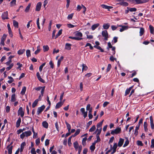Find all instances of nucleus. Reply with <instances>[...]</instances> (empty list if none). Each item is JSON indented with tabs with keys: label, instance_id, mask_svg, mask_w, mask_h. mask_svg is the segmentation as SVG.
Masks as SVG:
<instances>
[{
	"label": "nucleus",
	"instance_id": "1",
	"mask_svg": "<svg viewBox=\"0 0 154 154\" xmlns=\"http://www.w3.org/2000/svg\"><path fill=\"white\" fill-rule=\"evenodd\" d=\"M121 131V128H120L118 127L115 129L114 130H112L111 132V134L112 135H114L115 134H117L120 133Z\"/></svg>",
	"mask_w": 154,
	"mask_h": 154
},
{
	"label": "nucleus",
	"instance_id": "2",
	"mask_svg": "<svg viewBox=\"0 0 154 154\" xmlns=\"http://www.w3.org/2000/svg\"><path fill=\"white\" fill-rule=\"evenodd\" d=\"M102 35L104 39L105 40H107L108 38V34L106 30L103 31L102 32Z\"/></svg>",
	"mask_w": 154,
	"mask_h": 154
},
{
	"label": "nucleus",
	"instance_id": "3",
	"mask_svg": "<svg viewBox=\"0 0 154 154\" xmlns=\"http://www.w3.org/2000/svg\"><path fill=\"white\" fill-rule=\"evenodd\" d=\"M45 108V106L44 105H43L41 107H39L38 108L37 111V114L39 115V114L41 113L44 110Z\"/></svg>",
	"mask_w": 154,
	"mask_h": 154
},
{
	"label": "nucleus",
	"instance_id": "4",
	"mask_svg": "<svg viewBox=\"0 0 154 154\" xmlns=\"http://www.w3.org/2000/svg\"><path fill=\"white\" fill-rule=\"evenodd\" d=\"M18 115H20L21 117H23L24 115V112L23 110L22 107H20L18 111Z\"/></svg>",
	"mask_w": 154,
	"mask_h": 154
},
{
	"label": "nucleus",
	"instance_id": "5",
	"mask_svg": "<svg viewBox=\"0 0 154 154\" xmlns=\"http://www.w3.org/2000/svg\"><path fill=\"white\" fill-rule=\"evenodd\" d=\"M32 121V118L29 117L27 116L25 117V122L26 124L30 123Z\"/></svg>",
	"mask_w": 154,
	"mask_h": 154
},
{
	"label": "nucleus",
	"instance_id": "6",
	"mask_svg": "<svg viewBox=\"0 0 154 154\" xmlns=\"http://www.w3.org/2000/svg\"><path fill=\"white\" fill-rule=\"evenodd\" d=\"M8 12L7 11L4 12L2 16V19L3 20L8 19Z\"/></svg>",
	"mask_w": 154,
	"mask_h": 154
},
{
	"label": "nucleus",
	"instance_id": "7",
	"mask_svg": "<svg viewBox=\"0 0 154 154\" xmlns=\"http://www.w3.org/2000/svg\"><path fill=\"white\" fill-rule=\"evenodd\" d=\"M80 111L83 115V117L85 118L87 116L88 112H85V109L83 108L80 109Z\"/></svg>",
	"mask_w": 154,
	"mask_h": 154
},
{
	"label": "nucleus",
	"instance_id": "8",
	"mask_svg": "<svg viewBox=\"0 0 154 154\" xmlns=\"http://www.w3.org/2000/svg\"><path fill=\"white\" fill-rule=\"evenodd\" d=\"M42 6V3L41 2H38L35 8V11H39L40 9Z\"/></svg>",
	"mask_w": 154,
	"mask_h": 154
},
{
	"label": "nucleus",
	"instance_id": "9",
	"mask_svg": "<svg viewBox=\"0 0 154 154\" xmlns=\"http://www.w3.org/2000/svg\"><path fill=\"white\" fill-rule=\"evenodd\" d=\"M149 119L150 120V126L151 128L152 129H154V124L153 123V119L152 116H150L149 117Z\"/></svg>",
	"mask_w": 154,
	"mask_h": 154
},
{
	"label": "nucleus",
	"instance_id": "10",
	"mask_svg": "<svg viewBox=\"0 0 154 154\" xmlns=\"http://www.w3.org/2000/svg\"><path fill=\"white\" fill-rule=\"evenodd\" d=\"M135 4H139L147 2L149 0H135Z\"/></svg>",
	"mask_w": 154,
	"mask_h": 154
},
{
	"label": "nucleus",
	"instance_id": "11",
	"mask_svg": "<svg viewBox=\"0 0 154 154\" xmlns=\"http://www.w3.org/2000/svg\"><path fill=\"white\" fill-rule=\"evenodd\" d=\"M101 6L103 8L108 9L109 11H110V9L112 8H113L112 7L108 6L107 5L103 4L101 5Z\"/></svg>",
	"mask_w": 154,
	"mask_h": 154
},
{
	"label": "nucleus",
	"instance_id": "12",
	"mask_svg": "<svg viewBox=\"0 0 154 154\" xmlns=\"http://www.w3.org/2000/svg\"><path fill=\"white\" fill-rule=\"evenodd\" d=\"M124 141V140L122 138H120L118 143V146L121 147L123 145Z\"/></svg>",
	"mask_w": 154,
	"mask_h": 154
},
{
	"label": "nucleus",
	"instance_id": "13",
	"mask_svg": "<svg viewBox=\"0 0 154 154\" xmlns=\"http://www.w3.org/2000/svg\"><path fill=\"white\" fill-rule=\"evenodd\" d=\"M7 27H8V32L9 34V35L11 37H12L13 36V34H12V32L11 28L10 27V24L9 23L8 24Z\"/></svg>",
	"mask_w": 154,
	"mask_h": 154
},
{
	"label": "nucleus",
	"instance_id": "14",
	"mask_svg": "<svg viewBox=\"0 0 154 154\" xmlns=\"http://www.w3.org/2000/svg\"><path fill=\"white\" fill-rule=\"evenodd\" d=\"M133 86H132L131 87H130L129 88H128L126 89V90L125 91V96H127L128 94L129 93L131 90L132 89V88H133Z\"/></svg>",
	"mask_w": 154,
	"mask_h": 154
},
{
	"label": "nucleus",
	"instance_id": "15",
	"mask_svg": "<svg viewBox=\"0 0 154 154\" xmlns=\"http://www.w3.org/2000/svg\"><path fill=\"white\" fill-rule=\"evenodd\" d=\"M71 45L69 43H67L65 45V49H66L69 50L71 49Z\"/></svg>",
	"mask_w": 154,
	"mask_h": 154
},
{
	"label": "nucleus",
	"instance_id": "16",
	"mask_svg": "<svg viewBox=\"0 0 154 154\" xmlns=\"http://www.w3.org/2000/svg\"><path fill=\"white\" fill-rule=\"evenodd\" d=\"M110 26V25L108 23H104L103 25V27L104 29H107Z\"/></svg>",
	"mask_w": 154,
	"mask_h": 154
},
{
	"label": "nucleus",
	"instance_id": "17",
	"mask_svg": "<svg viewBox=\"0 0 154 154\" xmlns=\"http://www.w3.org/2000/svg\"><path fill=\"white\" fill-rule=\"evenodd\" d=\"M139 125H138V126H136V129L134 131V134L136 136H137L138 134V130L139 129Z\"/></svg>",
	"mask_w": 154,
	"mask_h": 154
},
{
	"label": "nucleus",
	"instance_id": "18",
	"mask_svg": "<svg viewBox=\"0 0 154 154\" xmlns=\"http://www.w3.org/2000/svg\"><path fill=\"white\" fill-rule=\"evenodd\" d=\"M69 38H71L73 39H75L77 40H80L81 39H82L83 38H79L78 37H71L69 36Z\"/></svg>",
	"mask_w": 154,
	"mask_h": 154
},
{
	"label": "nucleus",
	"instance_id": "19",
	"mask_svg": "<svg viewBox=\"0 0 154 154\" xmlns=\"http://www.w3.org/2000/svg\"><path fill=\"white\" fill-rule=\"evenodd\" d=\"M99 26V23H96L93 25L91 26L92 30H94Z\"/></svg>",
	"mask_w": 154,
	"mask_h": 154
},
{
	"label": "nucleus",
	"instance_id": "20",
	"mask_svg": "<svg viewBox=\"0 0 154 154\" xmlns=\"http://www.w3.org/2000/svg\"><path fill=\"white\" fill-rule=\"evenodd\" d=\"M62 105V103H61V101H60L55 106V108L56 109H58Z\"/></svg>",
	"mask_w": 154,
	"mask_h": 154
},
{
	"label": "nucleus",
	"instance_id": "21",
	"mask_svg": "<svg viewBox=\"0 0 154 154\" xmlns=\"http://www.w3.org/2000/svg\"><path fill=\"white\" fill-rule=\"evenodd\" d=\"M21 122V119L20 118H19L18 120H17L16 122V126L17 128H18L19 127L20 123Z\"/></svg>",
	"mask_w": 154,
	"mask_h": 154
},
{
	"label": "nucleus",
	"instance_id": "22",
	"mask_svg": "<svg viewBox=\"0 0 154 154\" xmlns=\"http://www.w3.org/2000/svg\"><path fill=\"white\" fill-rule=\"evenodd\" d=\"M42 125L43 127L47 128L48 127V124L46 121L43 122L42 123Z\"/></svg>",
	"mask_w": 154,
	"mask_h": 154
},
{
	"label": "nucleus",
	"instance_id": "23",
	"mask_svg": "<svg viewBox=\"0 0 154 154\" xmlns=\"http://www.w3.org/2000/svg\"><path fill=\"white\" fill-rule=\"evenodd\" d=\"M63 59V56H61L60 58L59 59L57 62V66L58 67H59L60 64L62 60Z\"/></svg>",
	"mask_w": 154,
	"mask_h": 154
},
{
	"label": "nucleus",
	"instance_id": "24",
	"mask_svg": "<svg viewBox=\"0 0 154 154\" xmlns=\"http://www.w3.org/2000/svg\"><path fill=\"white\" fill-rule=\"evenodd\" d=\"M144 32V30L143 28L141 27L140 29V35L142 36L143 35Z\"/></svg>",
	"mask_w": 154,
	"mask_h": 154
},
{
	"label": "nucleus",
	"instance_id": "25",
	"mask_svg": "<svg viewBox=\"0 0 154 154\" xmlns=\"http://www.w3.org/2000/svg\"><path fill=\"white\" fill-rule=\"evenodd\" d=\"M62 29H61L60 30H59L57 34L56 35L55 37L54 38V39H56L62 34Z\"/></svg>",
	"mask_w": 154,
	"mask_h": 154
},
{
	"label": "nucleus",
	"instance_id": "26",
	"mask_svg": "<svg viewBox=\"0 0 154 154\" xmlns=\"http://www.w3.org/2000/svg\"><path fill=\"white\" fill-rule=\"evenodd\" d=\"M38 99H36V100L34 102L32 103V107L33 108H34L35 107V106L37 105L38 103Z\"/></svg>",
	"mask_w": 154,
	"mask_h": 154
},
{
	"label": "nucleus",
	"instance_id": "27",
	"mask_svg": "<svg viewBox=\"0 0 154 154\" xmlns=\"http://www.w3.org/2000/svg\"><path fill=\"white\" fill-rule=\"evenodd\" d=\"M24 133L25 135V136L26 137L30 136L32 134V132L30 131H25Z\"/></svg>",
	"mask_w": 154,
	"mask_h": 154
},
{
	"label": "nucleus",
	"instance_id": "28",
	"mask_svg": "<svg viewBox=\"0 0 154 154\" xmlns=\"http://www.w3.org/2000/svg\"><path fill=\"white\" fill-rule=\"evenodd\" d=\"M103 121V120L101 122L97 124V128H101V126L102 125Z\"/></svg>",
	"mask_w": 154,
	"mask_h": 154
},
{
	"label": "nucleus",
	"instance_id": "29",
	"mask_svg": "<svg viewBox=\"0 0 154 154\" xmlns=\"http://www.w3.org/2000/svg\"><path fill=\"white\" fill-rule=\"evenodd\" d=\"M13 148V146H11L10 147H9L8 148V154H11L12 153V150Z\"/></svg>",
	"mask_w": 154,
	"mask_h": 154
},
{
	"label": "nucleus",
	"instance_id": "30",
	"mask_svg": "<svg viewBox=\"0 0 154 154\" xmlns=\"http://www.w3.org/2000/svg\"><path fill=\"white\" fill-rule=\"evenodd\" d=\"M13 23L14 26L18 28V22L16 20H13Z\"/></svg>",
	"mask_w": 154,
	"mask_h": 154
},
{
	"label": "nucleus",
	"instance_id": "31",
	"mask_svg": "<svg viewBox=\"0 0 154 154\" xmlns=\"http://www.w3.org/2000/svg\"><path fill=\"white\" fill-rule=\"evenodd\" d=\"M26 87L25 86L23 87L21 91V92L20 94L22 95H23L26 92Z\"/></svg>",
	"mask_w": 154,
	"mask_h": 154
},
{
	"label": "nucleus",
	"instance_id": "32",
	"mask_svg": "<svg viewBox=\"0 0 154 154\" xmlns=\"http://www.w3.org/2000/svg\"><path fill=\"white\" fill-rule=\"evenodd\" d=\"M120 27H122V28L120 29V31L121 32H122L124 30L126 29H127V27L126 26H122V25H119V26Z\"/></svg>",
	"mask_w": 154,
	"mask_h": 154
},
{
	"label": "nucleus",
	"instance_id": "33",
	"mask_svg": "<svg viewBox=\"0 0 154 154\" xmlns=\"http://www.w3.org/2000/svg\"><path fill=\"white\" fill-rule=\"evenodd\" d=\"M125 139H126V140L125 142V143L123 145V147H125L127 146L129 143V141L128 140V138L127 137H126Z\"/></svg>",
	"mask_w": 154,
	"mask_h": 154
},
{
	"label": "nucleus",
	"instance_id": "34",
	"mask_svg": "<svg viewBox=\"0 0 154 154\" xmlns=\"http://www.w3.org/2000/svg\"><path fill=\"white\" fill-rule=\"evenodd\" d=\"M15 94H13L11 96V102H13L15 101Z\"/></svg>",
	"mask_w": 154,
	"mask_h": 154
},
{
	"label": "nucleus",
	"instance_id": "35",
	"mask_svg": "<svg viewBox=\"0 0 154 154\" xmlns=\"http://www.w3.org/2000/svg\"><path fill=\"white\" fill-rule=\"evenodd\" d=\"M74 146L75 148V149L76 150L78 148H79L78 146L79 144L77 141L73 143Z\"/></svg>",
	"mask_w": 154,
	"mask_h": 154
},
{
	"label": "nucleus",
	"instance_id": "36",
	"mask_svg": "<svg viewBox=\"0 0 154 154\" xmlns=\"http://www.w3.org/2000/svg\"><path fill=\"white\" fill-rule=\"evenodd\" d=\"M147 123L146 122H145L144 123V128L145 131H148V128H147Z\"/></svg>",
	"mask_w": 154,
	"mask_h": 154
},
{
	"label": "nucleus",
	"instance_id": "37",
	"mask_svg": "<svg viewBox=\"0 0 154 154\" xmlns=\"http://www.w3.org/2000/svg\"><path fill=\"white\" fill-rule=\"evenodd\" d=\"M82 72H83V70H86L88 69V67L85 64H82Z\"/></svg>",
	"mask_w": 154,
	"mask_h": 154
},
{
	"label": "nucleus",
	"instance_id": "38",
	"mask_svg": "<svg viewBox=\"0 0 154 154\" xmlns=\"http://www.w3.org/2000/svg\"><path fill=\"white\" fill-rule=\"evenodd\" d=\"M25 50L24 49L23 50H20L17 52L18 54L19 55L22 54L25 51Z\"/></svg>",
	"mask_w": 154,
	"mask_h": 154
},
{
	"label": "nucleus",
	"instance_id": "39",
	"mask_svg": "<svg viewBox=\"0 0 154 154\" xmlns=\"http://www.w3.org/2000/svg\"><path fill=\"white\" fill-rule=\"evenodd\" d=\"M96 129V127L95 125H93L91 128L89 130V131L92 132L94 131Z\"/></svg>",
	"mask_w": 154,
	"mask_h": 154
},
{
	"label": "nucleus",
	"instance_id": "40",
	"mask_svg": "<svg viewBox=\"0 0 154 154\" xmlns=\"http://www.w3.org/2000/svg\"><path fill=\"white\" fill-rule=\"evenodd\" d=\"M149 28L150 30V33L151 34H153L154 32V28L151 25H150L149 26Z\"/></svg>",
	"mask_w": 154,
	"mask_h": 154
},
{
	"label": "nucleus",
	"instance_id": "41",
	"mask_svg": "<svg viewBox=\"0 0 154 154\" xmlns=\"http://www.w3.org/2000/svg\"><path fill=\"white\" fill-rule=\"evenodd\" d=\"M43 50L44 51H46L49 50V47L48 45L43 46Z\"/></svg>",
	"mask_w": 154,
	"mask_h": 154
},
{
	"label": "nucleus",
	"instance_id": "42",
	"mask_svg": "<svg viewBox=\"0 0 154 154\" xmlns=\"http://www.w3.org/2000/svg\"><path fill=\"white\" fill-rule=\"evenodd\" d=\"M30 6H31L30 4H28V6L26 7V8L25 10V11L26 12H27L29 11V9H30Z\"/></svg>",
	"mask_w": 154,
	"mask_h": 154
},
{
	"label": "nucleus",
	"instance_id": "43",
	"mask_svg": "<svg viewBox=\"0 0 154 154\" xmlns=\"http://www.w3.org/2000/svg\"><path fill=\"white\" fill-rule=\"evenodd\" d=\"M120 4L121 5H123L125 6H128V3L126 2H122L120 3Z\"/></svg>",
	"mask_w": 154,
	"mask_h": 154
},
{
	"label": "nucleus",
	"instance_id": "44",
	"mask_svg": "<svg viewBox=\"0 0 154 154\" xmlns=\"http://www.w3.org/2000/svg\"><path fill=\"white\" fill-rule=\"evenodd\" d=\"M87 139L86 137L83 138L82 140V144L83 146H85L86 144V141Z\"/></svg>",
	"mask_w": 154,
	"mask_h": 154
},
{
	"label": "nucleus",
	"instance_id": "45",
	"mask_svg": "<svg viewBox=\"0 0 154 154\" xmlns=\"http://www.w3.org/2000/svg\"><path fill=\"white\" fill-rule=\"evenodd\" d=\"M127 8L129 9V11L131 12L136 11H137V9L135 8H130L128 7Z\"/></svg>",
	"mask_w": 154,
	"mask_h": 154
},
{
	"label": "nucleus",
	"instance_id": "46",
	"mask_svg": "<svg viewBox=\"0 0 154 154\" xmlns=\"http://www.w3.org/2000/svg\"><path fill=\"white\" fill-rule=\"evenodd\" d=\"M16 0H12L10 3L11 6L12 7L16 5Z\"/></svg>",
	"mask_w": 154,
	"mask_h": 154
},
{
	"label": "nucleus",
	"instance_id": "47",
	"mask_svg": "<svg viewBox=\"0 0 154 154\" xmlns=\"http://www.w3.org/2000/svg\"><path fill=\"white\" fill-rule=\"evenodd\" d=\"M94 47L97 48L98 50H100L101 52H103L104 51L103 50V49H102V48L100 46L94 45Z\"/></svg>",
	"mask_w": 154,
	"mask_h": 154
},
{
	"label": "nucleus",
	"instance_id": "48",
	"mask_svg": "<svg viewBox=\"0 0 154 154\" xmlns=\"http://www.w3.org/2000/svg\"><path fill=\"white\" fill-rule=\"evenodd\" d=\"M32 131L34 134V135H33V138H34V137H35V138H37V133H35V132L34 131V128L33 127H32Z\"/></svg>",
	"mask_w": 154,
	"mask_h": 154
},
{
	"label": "nucleus",
	"instance_id": "49",
	"mask_svg": "<svg viewBox=\"0 0 154 154\" xmlns=\"http://www.w3.org/2000/svg\"><path fill=\"white\" fill-rule=\"evenodd\" d=\"M8 78L10 79V80H9L8 81V82L11 84L14 81V79L11 76H8Z\"/></svg>",
	"mask_w": 154,
	"mask_h": 154
},
{
	"label": "nucleus",
	"instance_id": "50",
	"mask_svg": "<svg viewBox=\"0 0 154 154\" xmlns=\"http://www.w3.org/2000/svg\"><path fill=\"white\" fill-rule=\"evenodd\" d=\"M26 55L28 57L31 55L30 51L29 50H27L26 51Z\"/></svg>",
	"mask_w": 154,
	"mask_h": 154
},
{
	"label": "nucleus",
	"instance_id": "51",
	"mask_svg": "<svg viewBox=\"0 0 154 154\" xmlns=\"http://www.w3.org/2000/svg\"><path fill=\"white\" fill-rule=\"evenodd\" d=\"M73 16V14L72 13L69 14L67 17V18L69 20H71L72 19Z\"/></svg>",
	"mask_w": 154,
	"mask_h": 154
},
{
	"label": "nucleus",
	"instance_id": "52",
	"mask_svg": "<svg viewBox=\"0 0 154 154\" xmlns=\"http://www.w3.org/2000/svg\"><path fill=\"white\" fill-rule=\"evenodd\" d=\"M111 68V65L110 64H108L106 69V72H108L110 69Z\"/></svg>",
	"mask_w": 154,
	"mask_h": 154
},
{
	"label": "nucleus",
	"instance_id": "53",
	"mask_svg": "<svg viewBox=\"0 0 154 154\" xmlns=\"http://www.w3.org/2000/svg\"><path fill=\"white\" fill-rule=\"evenodd\" d=\"M37 48V49L35 52V54H37L40 51V49L39 48L40 47L39 46H38Z\"/></svg>",
	"mask_w": 154,
	"mask_h": 154
},
{
	"label": "nucleus",
	"instance_id": "54",
	"mask_svg": "<svg viewBox=\"0 0 154 154\" xmlns=\"http://www.w3.org/2000/svg\"><path fill=\"white\" fill-rule=\"evenodd\" d=\"M117 147V145L116 143H114V145L113 146L112 149L113 150H115L116 151V149Z\"/></svg>",
	"mask_w": 154,
	"mask_h": 154
},
{
	"label": "nucleus",
	"instance_id": "55",
	"mask_svg": "<svg viewBox=\"0 0 154 154\" xmlns=\"http://www.w3.org/2000/svg\"><path fill=\"white\" fill-rule=\"evenodd\" d=\"M75 35L76 36H79L80 37H82V34L81 32H77L75 34Z\"/></svg>",
	"mask_w": 154,
	"mask_h": 154
},
{
	"label": "nucleus",
	"instance_id": "56",
	"mask_svg": "<svg viewBox=\"0 0 154 154\" xmlns=\"http://www.w3.org/2000/svg\"><path fill=\"white\" fill-rule=\"evenodd\" d=\"M13 66V64L12 63L9 66L6 68V69L8 71L10 70L12 68Z\"/></svg>",
	"mask_w": 154,
	"mask_h": 154
},
{
	"label": "nucleus",
	"instance_id": "57",
	"mask_svg": "<svg viewBox=\"0 0 154 154\" xmlns=\"http://www.w3.org/2000/svg\"><path fill=\"white\" fill-rule=\"evenodd\" d=\"M150 147L152 148L154 147V139H152L151 140V145L150 146Z\"/></svg>",
	"mask_w": 154,
	"mask_h": 154
},
{
	"label": "nucleus",
	"instance_id": "58",
	"mask_svg": "<svg viewBox=\"0 0 154 154\" xmlns=\"http://www.w3.org/2000/svg\"><path fill=\"white\" fill-rule=\"evenodd\" d=\"M82 7L83 8V14H85V11H86V8L83 5H82Z\"/></svg>",
	"mask_w": 154,
	"mask_h": 154
},
{
	"label": "nucleus",
	"instance_id": "59",
	"mask_svg": "<svg viewBox=\"0 0 154 154\" xmlns=\"http://www.w3.org/2000/svg\"><path fill=\"white\" fill-rule=\"evenodd\" d=\"M38 80L41 82L43 83H44L45 82V80L41 78V76L40 77H38Z\"/></svg>",
	"mask_w": 154,
	"mask_h": 154
},
{
	"label": "nucleus",
	"instance_id": "60",
	"mask_svg": "<svg viewBox=\"0 0 154 154\" xmlns=\"http://www.w3.org/2000/svg\"><path fill=\"white\" fill-rule=\"evenodd\" d=\"M71 137H69L68 139V145L69 146H70L72 143H71Z\"/></svg>",
	"mask_w": 154,
	"mask_h": 154
},
{
	"label": "nucleus",
	"instance_id": "61",
	"mask_svg": "<svg viewBox=\"0 0 154 154\" xmlns=\"http://www.w3.org/2000/svg\"><path fill=\"white\" fill-rule=\"evenodd\" d=\"M137 144L139 146H142L143 145V144L142 143V142L140 140L137 141Z\"/></svg>",
	"mask_w": 154,
	"mask_h": 154
},
{
	"label": "nucleus",
	"instance_id": "62",
	"mask_svg": "<svg viewBox=\"0 0 154 154\" xmlns=\"http://www.w3.org/2000/svg\"><path fill=\"white\" fill-rule=\"evenodd\" d=\"M49 64L50 65L51 67V68L53 69L54 68V65L53 63L52 60L50 61L49 62Z\"/></svg>",
	"mask_w": 154,
	"mask_h": 154
},
{
	"label": "nucleus",
	"instance_id": "63",
	"mask_svg": "<svg viewBox=\"0 0 154 154\" xmlns=\"http://www.w3.org/2000/svg\"><path fill=\"white\" fill-rule=\"evenodd\" d=\"M31 153L32 154H35L36 153V152L35 151V148H32L31 151Z\"/></svg>",
	"mask_w": 154,
	"mask_h": 154
},
{
	"label": "nucleus",
	"instance_id": "64",
	"mask_svg": "<svg viewBox=\"0 0 154 154\" xmlns=\"http://www.w3.org/2000/svg\"><path fill=\"white\" fill-rule=\"evenodd\" d=\"M82 8V6L81 7L79 5H78L77 7V11H79L81 10Z\"/></svg>",
	"mask_w": 154,
	"mask_h": 154
}]
</instances>
